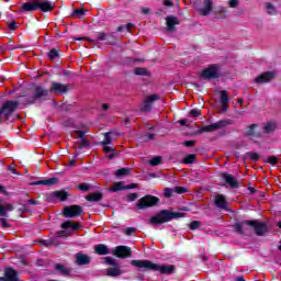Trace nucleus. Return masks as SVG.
Returning a JSON list of instances; mask_svg holds the SVG:
<instances>
[{
  "label": "nucleus",
  "instance_id": "obj_1",
  "mask_svg": "<svg viewBox=\"0 0 281 281\" xmlns=\"http://www.w3.org/2000/svg\"><path fill=\"white\" fill-rule=\"evenodd\" d=\"M56 8V3L49 0H32L24 2L19 8V12H36L41 10L42 12H52Z\"/></svg>",
  "mask_w": 281,
  "mask_h": 281
},
{
  "label": "nucleus",
  "instance_id": "obj_2",
  "mask_svg": "<svg viewBox=\"0 0 281 281\" xmlns=\"http://www.w3.org/2000/svg\"><path fill=\"white\" fill-rule=\"evenodd\" d=\"M131 265L137 269H145V271H159V273H172L175 266H166L154 263L150 260H132Z\"/></svg>",
  "mask_w": 281,
  "mask_h": 281
},
{
  "label": "nucleus",
  "instance_id": "obj_3",
  "mask_svg": "<svg viewBox=\"0 0 281 281\" xmlns=\"http://www.w3.org/2000/svg\"><path fill=\"white\" fill-rule=\"evenodd\" d=\"M248 227H254L257 236H265L267 234V225L256 221H244L235 225V229L239 234H245Z\"/></svg>",
  "mask_w": 281,
  "mask_h": 281
},
{
  "label": "nucleus",
  "instance_id": "obj_4",
  "mask_svg": "<svg viewBox=\"0 0 281 281\" xmlns=\"http://www.w3.org/2000/svg\"><path fill=\"white\" fill-rule=\"evenodd\" d=\"M179 216H181L180 213H172L165 210L151 217L149 223H151V225H162V223H168L172 221V218H179Z\"/></svg>",
  "mask_w": 281,
  "mask_h": 281
},
{
  "label": "nucleus",
  "instance_id": "obj_5",
  "mask_svg": "<svg viewBox=\"0 0 281 281\" xmlns=\"http://www.w3.org/2000/svg\"><path fill=\"white\" fill-rule=\"evenodd\" d=\"M16 106H19V101H7L0 109V122L8 120L16 111Z\"/></svg>",
  "mask_w": 281,
  "mask_h": 281
},
{
  "label": "nucleus",
  "instance_id": "obj_6",
  "mask_svg": "<svg viewBox=\"0 0 281 281\" xmlns=\"http://www.w3.org/2000/svg\"><path fill=\"white\" fill-rule=\"evenodd\" d=\"M201 76L204 80L216 79L221 76V67L218 65H211L202 70Z\"/></svg>",
  "mask_w": 281,
  "mask_h": 281
},
{
  "label": "nucleus",
  "instance_id": "obj_7",
  "mask_svg": "<svg viewBox=\"0 0 281 281\" xmlns=\"http://www.w3.org/2000/svg\"><path fill=\"white\" fill-rule=\"evenodd\" d=\"M158 203L159 200L157 196L145 195L138 201L137 207L138 210H146V207H153V205H157Z\"/></svg>",
  "mask_w": 281,
  "mask_h": 281
},
{
  "label": "nucleus",
  "instance_id": "obj_8",
  "mask_svg": "<svg viewBox=\"0 0 281 281\" xmlns=\"http://www.w3.org/2000/svg\"><path fill=\"white\" fill-rule=\"evenodd\" d=\"M214 5V0H203L202 3H195V8L202 16H207L210 12H212V8Z\"/></svg>",
  "mask_w": 281,
  "mask_h": 281
},
{
  "label": "nucleus",
  "instance_id": "obj_9",
  "mask_svg": "<svg viewBox=\"0 0 281 281\" xmlns=\"http://www.w3.org/2000/svg\"><path fill=\"white\" fill-rule=\"evenodd\" d=\"M81 214L82 207L79 205L66 206L64 209V216H66V218H75V216H80Z\"/></svg>",
  "mask_w": 281,
  "mask_h": 281
},
{
  "label": "nucleus",
  "instance_id": "obj_10",
  "mask_svg": "<svg viewBox=\"0 0 281 281\" xmlns=\"http://www.w3.org/2000/svg\"><path fill=\"white\" fill-rule=\"evenodd\" d=\"M276 76V71H266L256 77L255 82H257V85H265L267 82H271V80H274Z\"/></svg>",
  "mask_w": 281,
  "mask_h": 281
},
{
  "label": "nucleus",
  "instance_id": "obj_11",
  "mask_svg": "<svg viewBox=\"0 0 281 281\" xmlns=\"http://www.w3.org/2000/svg\"><path fill=\"white\" fill-rule=\"evenodd\" d=\"M156 100H159V95L157 94L148 95L140 104V111H144L145 113H147L148 111H151L153 104L154 102H156Z\"/></svg>",
  "mask_w": 281,
  "mask_h": 281
},
{
  "label": "nucleus",
  "instance_id": "obj_12",
  "mask_svg": "<svg viewBox=\"0 0 281 281\" xmlns=\"http://www.w3.org/2000/svg\"><path fill=\"white\" fill-rule=\"evenodd\" d=\"M112 254L116 258H130L131 249L128 246H117L112 250Z\"/></svg>",
  "mask_w": 281,
  "mask_h": 281
},
{
  "label": "nucleus",
  "instance_id": "obj_13",
  "mask_svg": "<svg viewBox=\"0 0 281 281\" xmlns=\"http://www.w3.org/2000/svg\"><path fill=\"white\" fill-rule=\"evenodd\" d=\"M226 124L227 123L225 121H218V122L213 123L211 125L203 126L200 130V133H212L213 131H218L221 128H224V126H226Z\"/></svg>",
  "mask_w": 281,
  "mask_h": 281
},
{
  "label": "nucleus",
  "instance_id": "obj_14",
  "mask_svg": "<svg viewBox=\"0 0 281 281\" xmlns=\"http://www.w3.org/2000/svg\"><path fill=\"white\" fill-rule=\"evenodd\" d=\"M0 281H19V274L16 273V270L7 268L4 270V277H0Z\"/></svg>",
  "mask_w": 281,
  "mask_h": 281
},
{
  "label": "nucleus",
  "instance_id": "obj_15",
  "mask_svg": "<svg viewBox=\"0 0 281 281\" xmlns=\"http://www.w3.org/2000/svg\"><path fill=\"white\" fill-rule=\"evenodd\" d=\"M69 194L65 191H55L48 195V201L56 203V201H65Z\"/></svg>",
  "mask_w": 281,
  "mask_h": 281
},
{
  "label": "nucleus",
  "instance_id": "obj_16",
  "mask_svg": "<svg viewBox=\"0 0 281 281\" xmlns=\"http://www.w3.org/2000/svg\"><path fill=\"white\" fill-rule=\"evenodd\" d=\"M49 91L53 93H67V91H69V86L64 83L53 82Z\"/></svg>",
  "mask_w": 281,
  "mask_h": 281
},
{
  "label": "nucleus",
  "instance_id": "obj_17",
  "mask_svg": "<svg viewBox=\"0 0 281 281\" xmlns=\"http://www.w3.org/2000/svg\"><path fill=\"white\" fill-rule=\"evenodd\" d=\"M246 135H247V137H250L251 139H256V137H261L262 134L260 133V131H258V125L252 124L247 127Z\"/></svg>",
  "mask_w": 281,
  "mask_h": 281
},
{
  "label": "nucleus",
  "instance_id": "obj_18",
  "mask_svg": "<svg viewBox=\"0 0 281 281\" xmlns=\"http://www.w3.org/2000/svg\"><path fill=\"white\" fill-rule=\"evenodd\" d=\"M167 31L175 32V25H179V19L177 16L170 15L166 18Z\"/></svg>",
  "mask_w": 281,
  "mask_h": 281
},
{
  "label": "nucleus",
  "instance_id": "obj_19",
  "mask_svg": "<svg viewBox=\"0 0 281 281\" xmlns=\"http://www.w3.org/2000/svg\"><path fill=\"white\" fill-rule=\"evenodd\" d=\"M75 258H76L77 265H80V266H82V265H89V262H91V257L88 256V255H85V254H82V252H78V254L75 256Z\"/></svg>",
  "mask_w": 281,
  "mask_h": 281
},
{
  "label": "nucleus",
  "instance_id": "obj_20",
  "mask_svg": "<svg viewBox=\"0 0 281 281\" xmlns=\"http://www.w3.org/2000/svg\"><path fill=\"white\" fill-rule=\"evenodd\" d=\"M135 184H131L128 187H124V182H115L111 188V192H120V190H133L135 188Z\"/></svg>",
  "mask_w": 281,
  "mask_h": 281
},
{
  "label": "nucleus",
  "instance_id": "obj_21",
  "mask_svg": "<svg viewBox=\"0 0 281 281\" xmlns=\"http://www.w3.org/2000/svg\"><path fill=\"white\" fill-rule=\"evenodd\" d=\"M221 105H222V113H226L227 106H229V97L227 95L226 91L221 92Z\"/></svg>",
  "mask_w": 281,
  "mask_h": 281
},
{
  "label": "nucleus",
  "instance_id": "obj_22",
  "mask_svg": "<svg viewBox=\"0 0 281 281\" xmlns=\"http://www.w3.org/2000/svg\"><path fill=\"white\" fill-rule=\"evenodd\" d=\"M222 178L224 179V181H226V183H228V186H231V188H238V180H236L234 176L229 173H223Z\"/></svg>",
  "mask_w": 281,
  "mask_h": 281
},
{
  "label": "nucleus",
  "instance_id": "obj_23",
  "mask_svg": "<svg viewBox=\"0 0 281 281\" xmlns=\"http://www.w3.org/2000/svg\"><path fill=\"white\" fill-rule=\"evenodd\" d=\"M94 252L98 254V256H108V254H111V251H109V247L104 244L95 245Z\"/></svg>",
  "mask_w": 281,
  "mask_h": 281
},
{
  "label": "nucleus",
  "instance_id": "obj_24",
  "mask_svg": "<svg viewBox=\"0 0 281 281\" xmlns=\"http://www.w3.org/2000/svg\"><path fill=\"white\" fill-rule=\"evenodd\" d=\"M215 205L221 207L222 210H227V201L225 200V195L220 194L215 198Z\"/></svg>",
  "mask_w": 281,
  "mask_h": 281
},
{
  "label": "nucleus",
  "instance_id": "obj_25",
  "mask_svg": "<svg viewBox=\"0 0 281 281\" xmlns=\"http://www.w3.org/2000/svg\"><path fill=\"white\" fill-rule=\"evenodd\" d=\"M108 276H110L111 278H117V276H122V267H120V265H116L113 268H109Z\"/></svg>",
  "mask_w": 281,
  "mask_h": 281
},
{
  "label": "nucleus",
  "instance_id": "obj_26",
  "mask_svg": "<svg viewBox=\"0 0 281 281\" xmlns=\"http://www.w3.org/2000/svg\"><path fill=\"white\" fill-rule=\"evenodd\" d=\"M58 183V178H50L46 180L36 181L33 186H56Z\"/></svg>",
  "mask_w": 281,
  "mask_h": 281
},
{
  "label": "nucleus",
  "instance_id": "obj_27",
  "mask_svg": "<svg viewBox=\"0 0 281 281\" xmlns=\"http://www.w3.org/2000/svg\"><path fill=\"white\" fill-rule=\"evenodd\" d=\"M49 90H45L43 87H36L35 88V100H38L41 98H46L48 95Z\"/></svg>",
  "mask_w": 281,
  "mask_h": 281
},
{
  "label": "nucleus",
  "instance_id": "obj_28",
  "mask_svg": "<svg viewBox=\"0 0 281 281\" xmlns=\"http://www.w3.org/2000/svg\"><path fill=\"white\" fill-rule=\"evenodd\" d=\"M63 229H72V232H76L80 226L76 222L67 221L61 224Z\"/></svg>",
  "mask_w": 281,
  "mask_h": 281
},
{
  "label": "nucleus",
  "instance_id": "obj_29",
  "mask_svg": "<svg viewBox=\"0 0 281 281\" xmlns=\"http://www.w3.org/2000/svg\"><path fill=\"white\" fill-rule=\"evenodd\" d=\"M55 269L56 271H59L61 273V276H69V273L71 272V270L60 263L55 265Z\"/></svg>",
  "mask_w": 281,
  "mask_h": 281
},
{
  "label": "nucleus",
  "instance_id": "obj_30",
  "mask_svg": "<svg viewBox=\"0 0 281 281\" xmlns=\"http://www.w3.org/2000/svg\"><path fill=\"white\" fill-rule=\"evenodd\" d=\"M87 201H102V193L95 192V193H90L86 196Z\"/></svg>",
  "mask_w": 281,
  "mask_h": 281
},
{
  "label": "nucleus",
  "instance_id": "obj_31",
  "mask_svg": "<svg viewBox=\"0 0 281 281\" xmlns=\"http://www.w3.org/2000/svg\"><path fill=\"white\" fill-rule=\"evenodd\" d=\"M14 207L11 204L1 205L0 204V216H8V212H12Z\"/></svg>",
  "mask_w": 281,
  "mask_h": 281
},
{
  "label": "nucleus",
  "instance_id": "obj_32",
  "mask_svg": "<svg viewBox=\"0 0 281 281\" xmlns=\"http://www.w3.org/2000/svg\"><path fill=\"white\" fill-rule=\"evenodd\" d=\"M265 8L268 14H271V15L278 14V10L271 2H266Z\"/></svg>",
  "mask_w": 281,
  "mask_h": 281
},
{
  "label": "nucleus",
  "instance_id": "obj_33",
  "mask_svg": "<svg viewBox=\"0 0 281 281\" xmlns=\"http://www.w3.org/2000/svg\"><path fill=\"white\" fill-rule=\"evenodd\" d=\"M77 137L81 139L80 142V148H85V146H89V143L85 139V132L79 131L76 133Z\"/></svg>",
  "mask_w": 281,
  "mask_h": 281
},
{
  "label": "nucleus",
  "instance_id": "obj_34",
  "mask_svg": "<svg viewBox=\"0 0 281 281\" xmlns=\"http://www.w3.org/2000/svg\"><path fill=\"white\" fill-rule=\"evenodd\" d=\"M276 128H277V125H276V123H273V122H269V123H267V124L263 126L265 133H273V131H276Z\"/></svg>",
  "mask_w": 281,
  "mask_h": 281
},
{
  "label": "nucleus",
  "instance_id": "obj_35",
  "mask_svg": "<svg viewBox=\"0 0 281 281\" xmlns=\"http://www.w3.org/2000/svg\"><path fill=\"white\" fill-rule=\"evenodd\" d=\"M115 175H116V177H128V175H131V169L121 168V169L116 170Z\"/></svg>",
  "mask_w": 281,
  "mask_h": 281
},
{
  "label": "nucleus",
  "instance_id": "obj_36",
  "mask_svg": "<svg viewBox=\"0 0 281 281\" xmlns=\"http://www.w3.org/2000/svg\"><path fill=\"white\" fill-rule=\"evenodd\" d=\"M112 135H113V133H106V134L104 135V139H103V142H101V144H102L103 146H109V144H112V143H113V137H112Z\"/></svg>",
  "mask_w": 281,
  "mask_h": 281
},
{
  "label": "nucleus",
  "instance_id": "obj_37",
  "mask_svg": "<svg viewBox=\"0 0 281 281\" xmlns=\"http://www.w3.org/2000/svg\"><path fill=\"white\" fill-rule=\"evenodd\" d=\"M134 74L136 76H148V70L146 68H135Z\"/></svg>",
  "mask_w": 281,
  "mask_h": 281
},
{
  "label": "nucleus",
  "instance_id": "obj_38",
  "mask_svg": "<svg viewBox=\"0 0 281 281\" xmlns=\"http://www.w3.org/2000/svg\"><path fill=\"white\" fill-rule=\"evenodd\" d=\"M150 166H159L161 164V156H156L149 160Z\"/></svg>",
  "mask_w": 281,
  "mask_h": 281
},
{
  "label": "nucleus",
  "instance_id": "obj_39",
  "mask_svg": "<svg viewBox=\"0 0 281 281\" xmlns=\"http://www.w3.org/2000/svg\"><path fill=\"white\" fill-rule=\"evenodd\" d=\"M194 159H196V156H194L193 154L188 155L187 157H184L183 164H194Z\"/></svg>",
  "mask_w": 281,
  "mask_h": 281
},
{
  "label": "nucleus",
  "instance_id": "obj_40",
  "mask_svg": "<svg viewBox=\"0 0 281 281\" xmlns=\"http://www.w3.org/2000/svg\"><path fill=\"white\" fill-rule=\"evenodd\" d=\"M104 261L106 262V265H111L112 267L117 266V260L113 259V257H105Z\"/></svg>",
  "mask_w": 281,
  "mask_h": 281
},
{
  "label": "nucleus",
  "instance_id": "obj_41",
  "mask_svg": "<svg viewBox=\"0 0 281 281\" xmlns=\"http://www.w3.org/2000/svg\"><path fill=\"white\" fill-rule=\"evenodd\" d=\"M48 58L50 60H56V58H58V50L56 49H50L48 53Z\"/></svg>",
  "mask_w": 281,
  "mask_h": 281
},
{
  "label": "nucleus",
  "instance_id": "obj_42",
  "mask_svg": "<svg viewBox=\"0 0 281 281\" xmlns=\"http://www.w3.org/2000/svg\"><path fill=\"white\" fill-rule=\"evenodd\" d=\"M85 14L83 9H77L72 12V16H77V19H82V15Z\"/></svg>",
  "mask_w": 281,
  "mask_h": 281
},
{
  "label": "nucleus",
  "instance_id": "obj_43",
  "mask_svg": "<svg viewBox=\"0 0 281 281\" xmlns=\"http://www.w3.org/2000/svg\"><path fill=\"white\" fill-rule=\"evenodd\" d=\"M173 192H177V194H183L184 192H188V189H186L183 187H176L173 189Z\"/></svg>",
  "mask_w": 281,
  "mask_h": 281
},
{
  "label": "nucleus",
  "instance_id": "obj_44",
  "mask_svg": "<svg viewBox=\"0 0 281 281\" xmlns=\"http://www.w3.org/2000/svg\"><path fill=\"white\" fill-rule=\"evenodd\" d=\"M199 227H201V222L199 221L191 222L190 229H199Z\"/></svg>",
  "mask_w": 281,
  "mask_h": 281
},
{
  "label": "nucleus",
  "instance_id": "obj_45",
  "mask_svg": "<svg viewBox=\"0 0 281 281\" xmlns=\"http://www.w3.org/2000/svg\"><path fill=\"white\" fill-rule=\"evenodd\" d=\"M189 114L191 117H199V115H201V110L193 109L189 112Z\"/></svg>",
  "mask_w": 281,
  "mask_h": 281
},
{
  "label": "nucleus",
  "instance_id": "obj_46",
  "mask_svg": "<svg viewBox=\"0 0 281 281\" xmlns=\"http://www.w3.org/2000/svg\"><path fill=\"white\" fill-rule=\"evenodd\" d=\"M134 232H137V228L127 227V228H125L124 234H126V236H131V234H134Z\"/></svg>",
  "mask_w": 281,
  "mask_h": 281
},
{
  "label": "nucleus",
  "instance_id": "obj_47",
  "mask_svg": "<svg viewBox=\"0 0 281 281\" xmlns=\"http://www.w3.org/2000/svg\"><path fill=\"white\" fill-rule=\"evenodd\" d=\"M109 36L111 35H108L106 33H99L97 38L98 41H106Z\"/></svg>",
  "mask_w": 281,
  "mask_h": 281
},
{
  "label": "nucleus",
  "instance_id": "obj_48",
  "mask_svg": "<svg viewBox=\"0 0 281 281\" xmlns=\"http://www.w3.org/2000/svg\"><path fill=\"white\" fill-rule=\"evenodd\" d=\"M249 158L251 159V161H258V159H260V155H258L257 153H250Z\"/></svg>",
  "mask_w": 281,
  "mask_h": 281
},
{
  "label": "nucleus",
  "instance_id": "obj_49",
  "mask_svg": "<svg viewBox=\"0 0 281 281\" xmlns=\"http://www.w3.org/2000/svg\"><path fill=\"white\" fill-rule=\"evenodd\" d=\"M268 164H271V166H276L278 164V158L276 156L269 157Z\"/></svg>",
  "mask_w": 281,
  "mask_h": 281
},
{
  "label": "nucleus",
  "instance_id": "obj_50",
  "mask_svg": "<svg viewBox=\"0 0 281 281\" xmlns=\"http://www.w3.org/2000/svg\"><path fill=\"white\" fill-rule=\"evenodd\" d=\"M7 25L9 27V30H16V22L15 21H11V22H7Z\"/></svg>",
  "mask_w": 281,
  "mask_h": 281
},
{
  "label": "nucleus",
  "instance_id": "obj_51",
  "mask_svg": "<svg viewBox=\"0 0 281 281\" xmlns=\"http://www.w3.org/2000/svg\"><path fill=\"white\" fill-rule=\"evenodd\" d=\"M57 236L59 238H65V237L69 236V233H67V231H59V232H57Z\"/></svg>",
  "mask_w": 281,
  "mask_h": 281
},
{
  "label": "nucleus",
  "instance_id": "obj_52",
  "mask_svg": "<svg viewBox=\"0 0 281 281\" xmlns=\"http://www.w3.org/2000/svg\"><path fill=\"white\" fill-rule=\"evenodd\" d=\"M79 190H81L82 192H87L89 190V184L87 183L79 184Z\"/></svg>",
  "mask_w": 281,
  "mask_h": 281
},
{
  "label": "nucleus",
  "instance_id": "obj_53",
  "mask_svg": "<svg viewBox=\"0 0 281 281\" xmlns=\"http://www.w3.org/2000/svg\"><path fill=\"white\" fill-rule=\"evenodd\" d=\"M238 0H231L228 2L229 8H238Z\"/></svg>",
  "mask_w": 281,
  "mask_h": 281
},
{
  "label": "nucleus",
  "instance_id": "obj_54",
  "mask_svg": "<svg viewBox=\"0 0 281 281\" xmlns=\"http://www.w3.org/2000/svg\"><path fill=\"white\" fill-rule=\"evenodd\" d=\"M137 193H131L127 195V201L133 202L135 199H137Z\"/></svg>",
  "mask_w": 281,
  "mask_h": 281
},
{
  "label": "nucleus",
  "instance_id": "obj_55",
  "mask_svg": "<svg viewBox=\"0 0 281 281\" xmlns=\"http://www.w3.org/2000/svg\"><path fill=\"white\" fill-rule=\"evenodd\" d=\"M164 5H166L167 8H172L175 5V2H172V0H164Z\"/></svg>",
  "mask_w": 281,
  "mask_h": 281
},
{
  "label": "nucleus",
  "instance_id": "obj_56",
  "mask_svg": "<svg viewBox=\"0 0 281 281\" xmlns=\"http://www.w3.org/2000/svg\"><path fill=\"white\" fill-rule=\"evenodd\" d=\"M195 144V140H187L183 143V146H187L188 148L192 147Z\"/></svg>",
  "mask_w": 281,
  "mask_h": 281
},
{
  "label": "nucleus",
  "instance_id": "obj_57",
  "mask_svg": "<svg viewBox=\"0 0 281 281\" xmlns=\"http://www.w3.org/2000/svg\"><path fill=\"white\" fill-rule=\"evenodd\" d=\"M172 189H165V196H167L168 199L170 198V196H172Z\"/></svg>",
  "mask_w": 281,
  "mask_h": 281
},
{
  "label": "nucleus",
  "instance_id": "obj_58",
  "mask_svg": "<svg viewBox=\"0 0 281 281\" xmlns=\"http://www.w3.org/2000/svg\"><path fill=\"white\" fill-rule=\"evenodd\" d=\"M103 150H104V153H113V150H115V149H113V147H111L109 145H104Z\"/></svg>",
  "mask_w": 281,
  "mask_h": 281
},
{
  "label": "nucleus",
  "instance_id": "obj_59",
  "mask_svg": "<svg viewBox=\"0 0 281 281\" xmlns=\"http://www.w3.org/2000/svg\"><path fill=\"white\" fill-rule=\"evenodd\" d=\"M0 223L2 227H10V224H8V221L5 218H0Z\"/></svg>",
  "mask_w": 281,
  "mask_h": 281
},
{
  "label": "nucleus",
  "instance_id": "obj_60",
  "mask_svg": "<svg viewBox=\"0 0 281 281\" xmlns=\"http://www.w3.org/2000/svg\"><path fill=\"white\" fill-rule=\"evenodd\" d=\"M143 14H150V8H142Z\"/></svg>",
  "mask_w": 281,
  "mask_h": 281
},
{
  "label": "nucleus",
  "instance_id": "obj_61",
  "mask_svg": "<svg viewBox=\"0 0 281 281\" xmlns=\"http://www.w3.org/2000/svg\"><path fill=\"white\" fill-rule=\"evenodd\" d=\"M9 170L10 172H12V175H19V172H16V169L13 166H9Z\"/></svg>",
  "mask_w": 281,
  "mask_h": 281
},
{
  "label": "nucleus",
  "instance_id": "obj_62",
  "mask_svg": "<svg viewBox=\"0 0 281 281\" xmlns=\"http://www.w3.org/2000/svg\"><path fill=\"white\" fill-rule=\"evenodd\" d=\"M126 30H127V32H131V30H133V23H128L126 25Z\"/></svg>",
  "mask_w": 281,
  "mask_h": 281
},
{
  "label": "nucleus",
  "instance_id": "obj_63",
  "mask_svg": "<svg viewBox=\"0 0 281 281\" xmlns=\"http://www.w3.org/2000/svg\"><path fill=\"white\" fill-rule=\"evenodd\" d=\"M102 109H103L104 111H109V105H108L106 103H103V104H102Z\"/></svg>",
  "mask_w": 281,
  "mask_h": 281
},
{
  "label": "nucleus",
  "instance_id": "obj_64",
  "mask_svg": "<svg viewBox=\"0 0 281 281\" xmlns=\"http://www.w3.org/2000/svg\"><path fill=\"white\" fill-rule=\"evenodd\" d=\"M235 280H236V281H245V278H243V277H237Z\"/></svg>",
  "mask_w": 281,
  "mask_h": 281
}]
</instances>
